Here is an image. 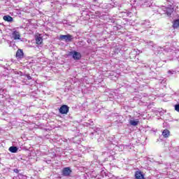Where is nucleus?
Masks as SVG:
<instances>
[{"label":"nucleus","mask_w":179,"mask_h":179,"mask_svg":"<svg viewBox=\"0 0 179 179\" xmlns=\"http://www.w3.org/2000/svg\"><path fill=\"white\" fill-rule=\"evenodd\" d=\"M129 124H130V125H132L133 127H136V125H138V124H139V121L131 120L129 121Z\"/></svg>","instance_id":"13"},{"label":"nucleus","mask_w":179,"mask_h":179,"mask_svg":"<svg viewBox=\"0 0 179 179\" xmlns=\"http://www.w3.org/2000/svg\"><path fill=\"white\" fill-rule=\"evenodd\" d=\"M59 40L66 41V43H70V41L73 40V36L71 34L60 35Z\"/></svg>","instance_id":"2"},{"label":"nucleus","mask_w":179,"mask_h":179,"mask_svg":"<svg viewBox=\"0 0 179 179\" xmlns=\"http://www.w3.org/2000/svg\"><path fill=\"white\" fill-rule=\"evenodd\" d=\"M14 173H19V170L17 169H15L13 170Z\"/></svg>","instance_id":"24"},{"label":"nucleus","mask_w":179,"mask_h":179,"mask_svg":"<svg viewBox=\"0 0 179 179\" xmlns=\"http://www.w3.org/2000/svg\"><path fill=\"white\" fill-rule=\"evenodd\" d=\"M11 37L13 40H20V32L14 31L11 34Z\"/></svg>","instance_id":"7"},{"label":"nucleus","mask_w":179,"mask_h":179,"mask_svg":"<svg viewBox=\"0 0 179 179\" xmlns=\"http://www.w3.org/2000/svg\"><path fill=\"white\" fill-rule=\"evenodd\" d=\"M101 141H103V138H99L98 139V142H101Z\"/></svg>","instance_id":"26"},{"label":"nucleus","mask_w":179,"mask_h":179,"mask_svg":"<svg viewBox=\"0 0 179 179\" xmlns=\"http://www.w3.org/2000/svg\"><path fill=\"white\" fill-rule=\"evenodd\" d=\"M36 43L38 44V45H40V44L43 43V38H41V36H37L36 38Z\"/></svg>","instance_id":"14"},{"label":"nucleus","mask_w":179,"mask_h":179,"mask_svg":"<svg viewBox=\"0 0 179 179\" xmlns=\"http://www.w3.org/2000/svg\"><path fill=\"white\" fill-rule=\"evenodd\" d=\"M162 10H164V13L167 15V16H171V13L174 12V8L173 6H170L169 7H163Z\"/></svg>","instance_id":"3"},{"label":"nucleus","mask_w":179,"mask_h":179,"mask_svg":"<svg viewBox=\"0 0 179 179\" xmlns=\"http://www.w3.org/2000/svg\"><path fill=\"white\" fill-rule=\"evenodd\" d=\"M98 8H99V6H97L94 4L90 5V8L92 9V10H96V9H97Z\"/></svg>","instance_id":"17"},{"label":"nucleus","mask_w":179,"mask_h":179,"mask_svg":"<svg viewBox=\"0 0 179 179\" xmlns=\"http://www.w3.org/2000/svg\"><path fill=\"white\" fill-rule=\"evenodd\" d=\"M27 78L28 80H31V76H30V75H27Z\"/></svg>","instance_id":"23"},{"label":"nucleus","mask_w":179,"mask_h":179,"mask_svg":"<svg viewBox=\"0 0 179 179\" xmlns=\"http://www.w3.org/2000/svg\"><path fill=\"white\" fill-rule=\"evenodd\" d=\"M148 45H150V47H152V48H155L156 47V45H154L152 41L148 42Z\"/></svg>","instance_id":"18"},{"label":"nucleus","mask_w":179,"mask_h":179,"mask_svg":"<svg viewBox=\"0 0 179 179\" xmlns=\"http://www.w3.org/2000/svg\"><path fill=\"white\" fill-rule=\"evenodd\" d=\"M72 174V169L70 167H65L62 171L63 177H69Z\"/></svg>","instance_id":"4"},{"label":"nucleus","mask_w":179,"mask_h":179,"mask_svg":"<svg viewBox=\"0 0 179 179\" xmlns=\"http://www.w3.org/2000/svg\"><path fill=\"white\" fill-rule=\"evenodd\" d=\"M112 1V2H114V1H115V0H111Z\"/></svg>","instance_id":"29"},{"label":"nucleus","mask_w":179,"mask_h":179,"mask_svg":"<svg viewBox=\"0 0 179 179\" xmlns=\"http://www.w3.org/2000/svg\"><path fill=\"white\" fill-rule=\"evenodd\" d=\"M23 57H24L23 50L19 49L16 52V57L17 58V59H22Z\"/></svg>","instance_id":"8"},{"label":"nucleus","mask_w":179,"mask_h":179,"mask_svg":"<svg viewBox=\"0 0 179 179\" xmlns=\"http://www.w3.org/2000/svg\"><path fill=\"white\" fill-rule=\"evenodd\" d=\"M97 0H94V2H96Z\"/></svg>","instance_id":"28"},{"label":"nucleus","mask_w":179,"mask_h":179,"mask_svg":"<svg viewBox=\"0 0 179 179\" xmlns=\"http://www.w3.org/2000/svg\"><path fill=\"white\" fill-rule=\"evenodd\" d=\"M173 29H178L179 20H176L175 21H173Z\"/></svg>","instance_id":"15"},{"label":"nucleus","mask_w":179,"mask_h":179,"mask_svg":"<svg viewBox=\"0 0 179 179\" xmlns=\"http://www.w3.org/2000/svg\"><path fill=\"white\" fill-rule=\"evenodd\" d=\"M3 92V90H0V93H2Z\"/></svg>","instance_id":"27"},{"label":"nucleus","mask_w":179,"mask_h":179,"mask_svg":"<svg viewBox=\"0 0 179 179\" xmlns=\"http://www.w3.org/2000/svg\"><path fill=\"white\" fill-rule=\"evenodd\" d=\"M175 110L177 111V113H179V103H177L174 106Z\"/></svg>","instance_id":"19"},{"label":"nucleus","mask_w":179,"mask_h":179,"mask_svg":"<svg viewBox=\"0 0 179 179\" xmlns=\"http://www.w3.org/2000/svg\"><path fill=\"white\" fill-rule=\"evenodd\" d=\"M135 178L136 179H145V176L142 174L141 171H136L135 173Z\"/></svg>","instance_id":"9"},{"label":"nucleus","mask_w":179,"mask_h":179,"mask_svg":"<svg viewBox=\"0 0 179 179\" xmlns=\"http://www.w3.org/2000/svg\"><path fill=\"white\" fill-rule=\"evenodd\" d=\"M60 114H68L69 112V107L66 105H62L59 109Z\"/></svg>","instance_id":"6"},{"label":"nucleus","mask_w":179,"mask_h":179,"mask_svg":"<svg viewBox=\"0 0 179 179\" xmlns=\"http://www.w3.org/2000/svg\"><path fill=\"white\" fill-rule=\"evenodd\" d=\"M159 114H160V115H163L164 114V112L160 111V112H159Z\"/></svg>","instance_id":"25"},{"label":"nucleus","mask_w":179,"mask_h":179,"mask_svg":"<svg viewBox=\"0 0 179 179\" xmlns=\"http://www.w3.org/2000/svg\"><path fill=\"white\" fill-rule=\"evenodd\" d=\"M3 19L6 22H13V17H10V15H5Z\"/></svg>","instance_id":"12"},{"label":"nucleus","mask_w":179,"mask_h":179,"mask_svg":"<svg viewBox=\"0 0 179 179\" xmlns=\"http://www.w3.org/2000/svg\"><path fill=\"white\" fill-rule=\"evenodd\" d=\"M139 29L141 32L146 30V29H150V21H149V20L140 21Z\"/></svg>","instance_id":"1"},{"label":"nucleus","mask_w":179,"mask_h":179,"mask_svg":"<svg viewBox=\"0 0 179 179\" xmlns=\"http://www.w3.org/2000/svg\"><path fill=\"white\" fill-rule=\"evenodd\" d=\"M168 73H170V75H174V73H177V72L174 70H169Z\"/></svg>","instance_id":"20"},{"label":"nucleus","mask_w":179,"mask_h":179,"mask_svg":"<svg viewBox=\"0 0 179 179\" xmlns=\"http://www.w3.org/2000/svg\"><path fill=\"white\" fill-rule=\"evenodd\" d=\"M124 15L126 16H128L129 17H131V16H132V13H131V12L124 13Z\"/></svg>","instance_id":"21"},{"label":"nucleus","mask_w":179,"mask_h":179,"mask_svg":"<svg viewBox=\"0 0 179 179\" xmlns=\"http://www.w3.org/2000/svg\"><path fill=\"white\" fill-rule=\"evenodd\" d=\"M81 43H83V41H81Z\"/></svg>","instance_id":"30"},{"label":"nucleus","mask_w":179,"mask_h":179,"mask_svg":"<svg viewBox=\"0 0 179 179\" xmlns=\"http://www.w3.org/2000/svg\"><path fill=\"white\" fill-rule=\"evenodd\" d=\"M162 136H164V138H169V136H170V131H169L168 129H164L162 131Z\"/></svg>","instance_id":"11"},{"label":"nucleus","mask_w":179,"mask_h":179,"mask_svg":"<svg viewBox=\"0 0 179 179\" xmlns=\"http://www.w3.org/2000/svg\"><path fill=\"white\" fill-rule=\"evenodd\" d=\"M70 55L73 56V59L79 60L82 58V55L79 52L73 51L70 52Z\"/></svg>","instance_id":"5"},{"label":"nucleus","mask_w":179,"mask_h":179,"mask_svg":"<svg viewBox=\"0 0 179 179\" xmlns=\"http://www.w3.org/2000/svg\"><path fill=\"white\" fill-rule=\"evenodd\" d=\"M17 74L20 75V76H23V73L22 71L17 72Z\"/></svg>","instance_id":"22"},{"label":"nucleus","mask_w":179,"mask_h":179,"mask_svg":"<svg viewBox=\"0 0 179 179\" xmlns=\"http://www.w3.org/2000/svg\"><path fill=\"white\" fill-rule=\"evenodd\" d=\"M8 150L11 153H17V150H19V148L16 146H11L9 148Z\"/></svg>","instance_id":"10"},{"label":"nucleus","mask_w":179,"mask_h":179,"mask_svg":"<svg viewBox=\"0 0 179 179\" xmlns=\"http://www.w3.org/2000/svg\"><path fill=\"white\" fill-rule=\"evenodd\" d=\"M152 50L154 51H164V48H162V47L156 48V45H155V48H154V49Z\"/></svg>","instance_id":"16"}]
</instances>
